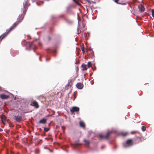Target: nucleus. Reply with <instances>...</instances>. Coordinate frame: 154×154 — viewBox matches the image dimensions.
<instances>
[{"label":"nucleus","instance_id":"f257e3e1","mask_svg":"<svg viewBox=\"0 0 154 154\" xmlns=\"http://www.w3.org/2000/svg\"><path fill=\"white\" fill-rule=\"evenodd\" d=\"M23 14L19 15L18 18H17L18 21L14 23L11 27L7 29L6 30V32H5L0 36V38H1L0 39V42H1L3 39L7 36L9 33L14 29L18 24L20 23L23 20L24 16L26 14L27 10L29 6L30 5V4L28 2V0H24L23 2Z\"/></svg>","mask_w":154,"mask_h":154},{"label":"nucleus","instance_id":"f03ea898","mask_svg":"<svg viewBox=\"0 0 154 154\" xmlns=\"http://www.w3.org/2000/svg\"><path fill=\"white\" fill-rule=\"evenodd\" d=\"M26 47L29 50H32L34 51L37 48V47L33 44V42H27L26 43Z\"/></svg>","mask_w":154,"mask_h":154},{"label":"nucleus","instance_id":"7ed1b4c3","mask_svg":"<svg viewBox=\"0 0 154 154\" xmlns=\"http://www.w3.org/2000/svg\"><path fill=\"white\" fill-rule=\"evenodd\" d=\"M133 144V140L131 139L128 140L122 144L123 147L127 148L131 146Z\"/></svg>","mask_w":154,"mask_h":154},{"label":"nucleus","instance_id":"20e7f679","mask_svg":"<svg viewBox=\"0 0 154 154\" xmlns=\"http://www.w3.org/2000/svg\"><path fill=\"white\" fill-rule=\"evenodd\" d=\"M111 131L107 132L105 136H104L101 134H99V136L100 138H105V139H107L109 137L110 134L111 133Z\"/></svg>","mask_w":154,"mask_h":154},{"label":"nucleus","instance_id":"39448f33","mask_svg":"<svg viewBox=\"0 0 154 154\" xmlns=\"http://www.w3.org/2000/svg\"><path fill=\"white\" fill-rule=\"evenodd\" d=\"M89 63H90L91 64V62H88V63L87 64V65L82 64V70L83 71L86 70L89 67Z\"/></svg>","mask_w":154,"mask_h":154},{"label":"nucleus","instance_id":"423d86ee","mask_svg":"<svg viewBox=\"0 0 154 154\" xmlns=\"http://www.w3.org/2000/svg\"><path fill=\"white\" fill-rule=\"evenodd\" d=\"M74 6L72 4H71L68 5L66 8V12L68 14L71 13V8L72 7H74Z\"/></svg>","mask_w":154,"mask_h":154},{"label":"nucleus","instance_id":"0eeeda50","mask_svg":"<svg viewBox=\"0 0 154 154\" xmlns=\"http://www.w3.org/2000/svg\"><path fill=\"white\" fill-rule=\"evenodd\" d=\"M30 105L34 106L36 108L38 107V105L37 102L35 101H32Z\"/></svg>","mask_w":154,"mask_h":154},{"label":"nucleus","instance_id":"6e6552de","mask_svg":"<svg viewBox=\"0 0 154 154\" xmlns=\"http://www.w3.org/2000/svg\"><path fill=\"white\" fill-rule=\"evenodd\" d=\"M79 108L76 106H74L71 108L70 109V111L72 112H78L79 111Z\"/></svg>","mask_w":154,"mask_h":154},{"label":"nucleus","instance_id":"1a4fd4ad","mask_svg":"<svg viewBox=\"0 0 154 154\" xmlns=\"http://www.w3.org/2000/svg\"><path fill=\"white\" fill-rule=\"evenodd\" d=\"M138 8L140 11L141 12H143L145 10V8L143 5H140L138 6Z\"/></svg>","mask_w":154,"mask_h":154},{"label":"nucleus","instance_id":"9d476101","mask_svg":"<svg viewBox=\"0 0 154 154\" xmlns=\"http://www.w3.org/2000/svg\"><path fill=\"white\" fill-rule=\"evenodd\" d=\"M9 96L8 95L4 94H2L0 95V97L3 100L7 99L9 98Z\"/></svg>","mask_w":154,"mask_h":154},{"label":"nucleus","instance_id":"9b49d317","mask_svg":"<svg viewBox=\"0 0 154 154\" xmlns=\"http://www.w3.org/2000/svg\"><path fill=\"white\" fill-rule=\"evenodd\" d=\"M14 119L17 122H19L20 121L22 118L21 116H14Z\"/></svg>","mask_w":154,"mask_h":154},{"label":"nucleus","instance_id":"f8f14e48","mask_svg":"<svg viewBox=\"0 0 154 154\" xmlns=\"http://www.w3.org/2000/svg\"><path fill=\"white\" fill-rule=\"evenodd\" d=\"M76 86L78 89H81L83 88V85L80 82H79L76 84Z\"/></svg>","mask_w":154,"mask_h":154},{"label":"nucleus","instance_id":"ddd939ff","mask_svg":"<svg viewBox=\"0 0 154 154\" xmlns=\"http://www.w3.org/2000/svg\"><path fill=\"white\" fill-rule=\"evenodd\" d=\"M46 122V119L45 118H43L42 119L40 120L39 122V123L40 124H45Z\"/></svg>","mask_w":154,"mask_h":154},{"label":"nucleus","instance_id":"4468645a","mask_svg":"<svg viewBox=\"0 0 154 154\" xmlns=\"http://www.w3.org/2000/svg\"><path fill=\"white\" fill-rule=\"evenodd\" d=\"M1 119L3 123L6 121V117L5 116L2 115L1 117Z\"/></svg>","mask_w":154,"mask_h":154},{"label":"nucleus","instance_id":"2eb2a0df","mask_svg":"<svg viewBox=\"0 0 154 154\" xmlns=\"http://www.w3.org/2000/svg\"><path fill=\"white\" fill-rule=\"evenodd\" d=\"M79 125L82 128H85V125L83 122H79Z\"/></svg>","mask_w":154,"mask_h":154},{"label":"nucleus","instance_id":"dca6fc26","mask_svg":"<svg viewBox=\"0 0 154 154\" xmlns=\"http://www.w3.org/2000/svg\"><path fill=\"white\" fill-rule=\"evenodd\" d=\"M80 144L79 143V140H78L77 141H75V146H78V145H79ZM71 145L72 146H75L74 145L71 144Z\"/></svg>","mask_w":154,"mask_h":154},{"label":"nucleus","instance_id":"f3484780","mask_svg":"<svg viewBox=\"0 0 154 154\" xmlns=\"http://www.w3.org/2000/svg\"><path fill=\"white\" fill-rule=\"evenodd\" d=\"M84 141L85 142V145H86L88 146L89 145V144L90 143V142H89V141H88V140H86L85 139L84 140Z\"/></svg>","mask_w":154,"mask_h":154},{"label":"nucleus","instance_id":"a211bd4d","mask_svg":"<svg viewBox=\"0 0 154 154\" xmlns=\"http://www.w3.org/2000/svg\"><path fill=\"white\" fill-rule=\"evenodd\" d=\"M45 40L47 42H49L51 40V38L50 37L48 36L45 38Z\"/></svg>","mask_w":154,"mask_h":154},{"label":"nucleus","instance_id":"6ab92c4d","mask_svg":"<svg viewBox=\"0 0 154 154\" xmlns=\"http://www.w3.org/2000/svg\"><path fill=\"white\" fill-rule=\"evenodd\" d=\"M73 1L76 4L78 5L79 6L80 5V4L79 3L78 1L77 0H73Z\"/></svg>","mask_w":154,"mask_h":154},{"label":"nucleus","instance_id":"aec40b11","mask_svg":"<svg viewBox=\"0 0 154 154\" xmlns=\"http://www.w3.org/2000/svg\"><path fill=\"white\" fill-rule=\"evenodd\" d=\"M35 154H39V150L38 149H36L35 151Z\"/></svg>","mask_w":154,"mask_h":154},{"label":"nucleus","instance_id":"412c9836","mask_svg":"<svg viewBox=\"0 0 154 154\" xmlns=\"http://www.w3.org/2000/svg\"><path fill=\"white\" fill-rule=\"evenodd\" d=\"M37 37H35V40H37L40 37L39 35H38V32H37Z\"/></svg>","mask_w":154,"mask_h":154},{"label":"nucleus","instance_id":"4be33fe9","mask_svg":"<svg viewBox=\"0 0 154 154\" xmlns=\"http://www.w3.org/2000/svg\"><path fill=\"white\" fill-rule=\"evenodd\" d=\"M128 134L127 132H122L121 134L122 136H125Z\"/></svg>","mask_w":154,"mask_h":154},{"label":"nucleus","instance_id":"5701e85b","mask_svg":"<svg viewBox=\"0 0 154 154\" xmlns=\"http://www.w3.org/2000/svg\"><path fill=\"white\" fill-rule=\"evenodd\" d=\"M142 130L143 131H144L146 130V128L144 126H142Z\"/></svg>","mask_w":154,"mask_h":154},{"label":"nucleus","instance_id":"b1692460","mask_svg":"<svg viewBox=\"0 0 154 154\" xmlns=\"http://www.w3.org/2000/svg\"><path fill=\"white\" fill-rule=\"evenodd\" d=\"M79 21L78 20V27L77 28V32H78V34H79V33H78V31H79Z\"/></svg>","mask_w":154,"mask_h":154},{"label":"nucleus","instance_id":"393cba45","mask_svg":"<svg viewBox=\"0 0 154 154\" xmlns=\"http://www.w3.org/2000/svg\"><path fill=\"white\" fill-rule=\"evenodd\" d=\"M44 130L45 131L47 132V131H48L49 130V129L48 128L45 127V128H44Z\"/></svg>","mask_w":154,"mask_h":154},{"label":"nucleus","instance_id":"a878e982","mask_svg":"<svg viewBox=\"0 0 154 154\" xmlns=\"http://www.w3.org/2000/svg\"><path fill=\"white\" fill-rule=\"evenodd\" d=\"M152 16L153 17H154V9L152 10Z\"/></svg>","mask_w":154,"mask_h":154},{"label":"nucleus","instance_id":"bb28decb","mask_svg":"<svg viewBox=\"0 0 154 154\" xmlns=\"http://www.w3.org/2000/svg\"><path fill=\"white\" fill-rule=\"evenodd\" d=\"M51 52L54 54H56V52H57V51H56V50H52L51 51Z\"/></svg>","mask_w":154,"mask_h":154},{"label":"nucleus","instance_id":"cd10ccee","mask_svg":"<svg viewBox=\"0 0 154 154\" xmlns=\"http://www.w3.org/2000/svg\"><path fill=\"white\" fill-rule=\"evenodd\" d=\"M119 4H121V5H126V3H119Z\"/></svg>","mask_w":154,"mask_h":154},{"label":"nucleus","instance_id":"c85d7f7f","mask_svg":"<svg viewBox=\"0 0 154 154\" xmlns=\"http://www.w3.org/2000/svg\"><path fill=\"white\" fill-rule=\"evenodd\" d=\"M46 51H47V52H48V53L50 52H49V51L50 50V48H47L46 49Z\"/></svg>","mask_w":154,"mask_h":154},{"label":"nucleus","instance_id":"c756f323","mask_svg":"<svg viewBox=\"0 0 154 154\" xmlns=\"http://www.w3.org/2000/svg\"><path fill=\"white\" fill-rule=\"evenodd\" d=\"M119 0H114V1L116 3H117V4H118L119 3H118V1H119Z\"/></svg>","mask_w":154,"mask_h":154},{"label":"nucleus","instance_id":"7c9ffc66","mask_svg":"<svg viewBox=\"0 0 154 154\" xmlns=\"http://www.w3.org/2000/svg\"><path fill=\"white\" fill-rule=\"evenodd\" d=\"M82 51L83 52V53H84L85 52V51H84V47H83L82 48Z\"/></svg>","mask_w":154,"mask_h":154},{"label":"nucleus","instance_id":"2f4dec72","mask_svg":"<svg viewBox=\"0 0 154 154\" xmlns=\"http://www.w3.org/2000/svg\"><path fill=\"white\" fill-rule=\"evenodd\" d=\"M38 44L40 46H41L42 45V44L41 42H38Z\"/></svg>","mask_w":154,"mask_h":154},{"label":"nucleus","instance_id":"473e14b6","mask_svg":"<svg viewBox=\"0 0 154 154\" xmlns=\"http://www.w3.org/2000/svg\"><path fill=\"white\" fill-rule=\"evenodd\" d=\"M50 59V58H46V61H48Z\"/></svg>","mask_w":154,"mask_h":154},{"label":"nucleus","instance_id":"72a5a7b5","mask_svg":"<svg viewBox=\"0 0 154 154\" xmlns=\"http://www.w3.org/2000/svg\"><path fill=\"white\" fill-rule=\"evenodd\" d=\"M104 147H105L104 146H101V149H102Z\"/></svg>","mask_w":154,"mask_h":154},{"label":"nucleus","instance_id":"f704fd0d","mask_svg":"<svg viewBox=\"0 0 154 154\" xmlns=\"http://www.w3.org/2000/svg\"><path fill=\"white\" fill-rule=\"evenodd\" d=\"M89 67L91 66V64L90 63H89Z\"/></svg>","mask_w":154,"mask_h":154},{"label":"nucleus","instance_id":"c9c22d12","mask_svg":"<svg viewBox=\"0 0 154 154\" xmlns=\"http://www.w3.org/2000/svg\"><path fill=\"white\" fill-rule=\"evenodd\" d=\"M87 1L89 3H90V2L89 0H88Z\"/></svg>","mask_w":154,"mask_h":154},{"label":"nucleus","instance_id":"e433bc0d","mask_svg":"<svg viewBox=\"0 0 154 154\" xmlns=\"http://www.w3.org/2000/svg\"><path fill=\"white\" fill-rule=\"evenodd\" d=\"M2 131V130L1 129V128H0V131Z\"/></svg>","mask_w":154,"mask_h":154},{"label":"nucleus","instance_id":"4c0bfd02","mask_svg":"<svg viewBox=\"0 0 154 154\" xmlns=\"http://www.w3.org/2000/svg\"><path fill=\"white\" fill-rule=\"evenodd\" d=\"M49 150L50 152H52V151L51 150L49 149Z\"/></svg>","mask_w":154,"mask_h":154},{"label":"nucleus","instance_id":"58836bf2","mask_svg":"<svg viewBox=\"0 0 154 154\" xmlns=\"http://www.w3.org/2000/svg\"><path fill=\"white\" fill-rule=\"evenodd\" d=\"M32 1V2H34V1L35 0H31Z\"/></svg>","mask_w":154,"mask_h":154},{"label":"nucleus","instance_id":"ea45409f","mask_svg":"<svg viewBox=\"0 0 154 154\" xmlns=\"http://www.w3.org/2000/svg\"><path fill=\"white\" fill-rule=\"evenodd\" d=\"M11 154H13V152L11 151Z\"/></svg>","mask_w":154,"mask_h":154},{"label":"nucleus","instance_id":"a19ab883","mask_svg":"<svg viewBox=\"0 0 154 154\" xmlns=\"http://www.w3.org/2000/svg\"><path fill=\"white\" fill-rule=\"evenodd\" d=\"M39 60L40 61L41 60V57H39Z\"/></svg>","mask_w":154,"mask_h":154},{"label":"nucleus","instance_id":"79ce46f5","mask_svg":"<svg viewBox=\"0 0 154 154\" xmlns=\"http://www.w3.org/2000/svg\"><path fill=\"white\" fill-rule=\"evenodd\" d=\"M38 5H39L38 4H37Z\"/></svg>","mask_w":154,"mask_h":154},{"label":"nucleus","instance_id":"37998d69","mask_svg":"<svg viewBox=\"0 0 154 154\" xmlns=\"http://www.w3.org/2000/svg\"><path fill=\"white\" fill-rule=\"evenodd\" d=\"M71 22H69V23H71Z\"/></svg>","mask_w":154,"mask_h":154},{"label":"nucleus","instance_id":"c03bdc74","mask_svg":"<svg viewBox=\"0 0 154 154\" xmlns=\"http://www.w3.org/2000/svg\"><path fill=\"white\" fill-rule=\"evenodd\" d=\"M36 54H38L37 53H36Z\"/></svg>","mask_w":154,"mask_h":154},{"label":"nucleus","instance_id":"a18cd8bd","mask_svg":"<svg viewBox=\"0 0 154 154\" xmlns=\"http://www.w3.org/2000/svg\"><path fill=\"white\" fill-rule=\"evenodd\" d=\"M54 56H55V54H54Z\"/></svg>","mask_w":154,"mask_h":154}]
</instances>
